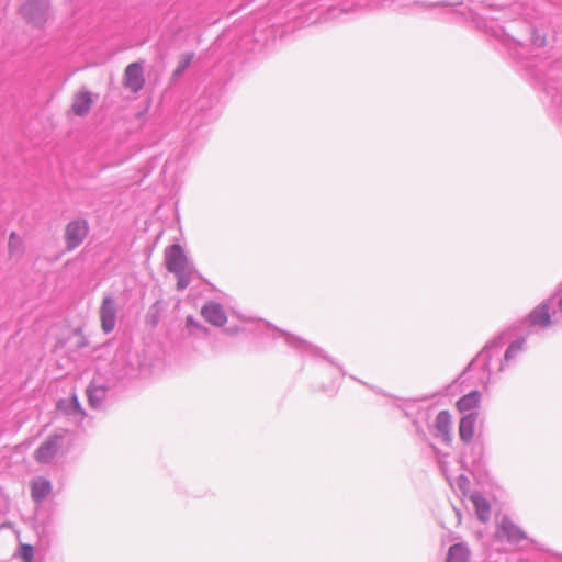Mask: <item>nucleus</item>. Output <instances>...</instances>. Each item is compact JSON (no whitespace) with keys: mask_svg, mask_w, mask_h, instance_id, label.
<instances>
[{"mask_svg":"<svg viewBox=\"0 0 562 562\" xmlns=\"http://www.w3.org/2000/svg\"><path fill=\"white\" fill-rule=\"evenodd\" d=\"M527 322L529 326L538 328L562 324V282L549 299L530 312Z\"/></svg>","mask_w":562,"mask_h":562,"instance_id":"1","label":"nucleus"},{"mask_svg":"<svg viewBox=\"0 0 562 562\" xmlns=\"http://www.w3.org/2000/svg\"><path fill=\"white\" fill-rule=\"evenodd\" d=\"M165 262L168 271L177 277V289L184 290L191 282L194 268L180 245L175 244L166 249Z\"/></svg>","mask_w":562,"mask_h":562,"instance_id":"2","label":"nucleus"},{"mask_svg":"<svg viewBox=\"0 0 562 562\" xmlns=\"http://www.w3.org/2000/svg\"><path fill=\"white\" fill-rule=\"evenodd\" d=\"M505 344V336L499 335L490 341L476 357L475 361L481 363L484 371L488 373V379H491L492 375H496L509 368L507 363L504 362L503 357V348Z\"/></svg>","mask_w":562,"mask_h":562,"instance_id":"3","label":"nucleus"},{"mask_svg":"<svg viewBox=\"0 0 562 562\" xmlns=\"http://www.w3.org/2000/svg\"><path fill=\"white\" fill-rule=\"evenodd\" d=\"M19 13L32 27L44 30L52 20L50 2L49 0H25Z\"/></svg>","mask_w":562,"mask_h":562,"instance_id":"4","label":"nucleus"},{"mask_svg":"<svg viewBox=\"0 0 562 562\" xmlns=\"http://www.w3.org/2000/svg\"><path fill=\"white\" fill-rule=\"evenodd\" d=\"M86 393L90 407L105 409L113 397V386L109 380L98 375L92 379Z\"/></svg>","mask_w":562,"mask_h":562,"instance_id":"5","label":"nucleus"},{"mask_svg":"<svg viewBox=\"0 0 562 562\" xmlns=\"http://www.w3.org/2000/svg\"><path fill=\"white\" fill-rule=\"evenodd\" d=\"M65 446V435L55 434L44 440L34 453V458L40 463H50Z\"/></svg>","mask_w":562,"mask_h":562,"instance_id":"6","label":"nucleus"},{"mask_svg":"<svg viewBox=\"0 0 562 562\" xmlns=\"http://www.w3.org/2000/svg\"><path fill=\"white\" fill-rule=\"evenodd\" d=\"M89 233L88 222L83 218H76L69 222L65 228V243L67 250L79 247Z\"/></svg>","mask_w":562,"mask_h":562,"instance_id":"7","label":"nucleus"},{"mask_svg":"<svg viewBox=\"0 0 562 562\" xmlns=\"http://www.w3.org/2000/svg\"><path fill=\"white\" fill-rule=\"evenodd\" d=\"M263 325H265V327L267 329H270L273 333H277V334H280L281 336H283L284 339H285L286 345L292 347V348H294L299 352L306 353V355H310L312 357L326 358V356L323 353V351L318 347L310 344L308 341H306V340H304V339H302V338H300L297 336H294V335H291L289 333H285V331H283L281 329H278L276 327H272L269 324L265 323Z\"/></svg>","mask_w":562,"mask_h":562,"instance_id":"8","label":"nucleus"},{"mask_svg":"<svg viewBox=\"0 0 562 562\" xmlns=\"http://www.w3.org/2000/svg\"><path fill=\"white\" fill-rule=\"evenodd\" d=\"M496 536L514 544H519L521 541L527 540V535L507 517L501 520Z\"/></svg>","mask_w":562,"mask_h":562,"instance_id":"9","label":"nucleus"},{"mask_svg":"<svg viewBox=\"0 0 562 562\" xmlns=\"http://www.w3.org/2000/svg\"><path fill=\"white\" fill-rule=\"evenodd\" d=\"M116 313L117 307L114 299L111 296H105L100 307L101 327L105 334H109L114 329L116 323Z\"/></svg>","mask_w":562,"mask_h":562,"instance_id":"10","label":"nucleus"},{"mask_svg":"<svg viewBox=\"0 0 562 562\" xmlns=\"http://www.w3.org/2000/svg\"><path fill=\"white\" fill-rule=\"evenodd\" d=\"M144 69L142 64L132 63L130 64L124 72V86L132 92L136 93L144 87Z\"/></svg>","mask_w":562,"mask_h":562,"instance_id":"11","label":"nucleus"},{"mask_svg":"<svg viewBox=\"0 0 562 562\" xmlns=\"http://www.w3.org/2000/svg\"><path fill=\"white\" fill-rule=\"evenodd\" d=\"M201 314L206 322L216 327H222L227 322L223 306L216 302L206 303L202 307Z\"/></svg>","mask_w":562,"mask_h":562,"instance_id":"12","label":"nucleus"},{"mask_svg":"<svg viewBox=\"0 0 562 562\" xmlns=\"http://www.w3.org/2000/svg\"><path fill=\"white\" fill-rule=\"evenodd\" d=\"M468 497L474 507L477 519L483 524L490 521L492 514L491 504L483 494L475 491L470 493Z\"/></svg>","mask_w":562,"mask_h":562,"instance_id":"13","label":"nucleus"},{"mask_svg":"<svg viewBox=\"0 0 562 562\" xmlns=\"http://www.w3.org/2000/svg\"><path fill=\"white\" fill-rule=\"evenodd\" d=\"M52 493V483L47 479L37 477L31 483V495L36 504L43 503Z\"/></svg>","mask_w":562,"mask_h":562,"instance_id":"14","label":"nucleus"},{"mask_svg":"<svg viewBox=\"0 0 562 562\" xmlns=\"http://www.w3.org/2000/svg\"><path fill=\"white\" fill-rule=\"evenodd\" d=\"M477 413L471 412L461 418L459 425V436L462 441L470 442L474 437Z\"/></svg>","mask_w":562,"mask_h":562,"instance_id":"15","label":"nucleus"},{"mask_svg":"<svg viewBox=\"0 0 562 562\" xmlns=\"http://www.w3.org/2000/svg\"><path fill=\"white\" fill-rule=\"evenodd\" d=\"M435 429L437 436L442 437L447 442L451 440V415L448 411L438 413L435 419Z\"/></svg>","mask_w":562,"mask_h":562,"instance_id":"16","label":"nucleus"},{"mask_svg":"<svg viewBox=\"0 0 562 562\" xmlns=\"http://www.w3.org/2000/svg\"><path fill=\"white\" fill-rule=\"evenodd\" d=\"M470 558L471 551L468 544L459 542L449 548L446 562H469Z\"/></svg>","mask_w":562,"mask_h":562,"instance_id":"17","label":"nucleus"},{"mask_svg":"<svg viewBox=\"0 0 562 562\" xmlns=\"http://www.w3.org/2000/svg\"><path fill=\"white\" fill-rule=\"evenodd\" d=\"M92 97L89 91H79L72 102V111L76 115L85 116L92 105Z\"/></svg>","mask_w":562,"mask_h":562,"instance_id":"18","label":"nucleus"},{"mask_svg":"<svg viewBox=\"0 0 562 562\" xmlns=\"http://www.w3.org/2000/svg\"><path fill=\"white\" fill-rule=\"evenodd\" d=\"M526 339L520 338L513 341L503 353L504 362L510 368L518 357L525 351Z\"/></svg>","mask_w":562,"mask_h":562,"instance_id":"19","label":"nucleus"},{"mask_svg":"<svg viewBox=\"0 0 562 562\" xmlns=\"http://www.w3.org/2000/svg\"><path fill=\"white\" fill-rule=\"evenodd\" d=\"M481 394L477 391H472L469 394L462 396L457 402V407L461 413L470 412L479 406Z\"/></svg>","mask_w":562,"mask_h":562,"instance_id":"20","label":"nucleus"},{"mask_svg":"<svg viewBox=\"0 0 562 562\" xmlns=\"http://www.w3.org/2000/svg\"><path fill=\"white\" fill-rule=\"evenodd\" d=\"M58 407L60 409H65L68 414H76L79 416V419L82 420L85 416V411L81 408V405L76 395H72L71 398L66 402H59Z\"/></svg>","mask_w":562,"mask_h":562,"instance_id":"21","label":"nucleus"},{"mask_svg":"<svg viewBox=\"0 0 562 562\" xmlns=\"http://www.w3.org/2000/svg\"><path fill=\"white\" fill-rule=\"evenodd\" d=\"M8 246H9V252L11 256H15V257L21 256V254L23 251V243H22L21 237L16 233L12 232L10 234Z\"/></svg>","mask_w":562,"mask_h":562,"instance_id":"22","label":"nucleus"},{"mask_svg":"<svg viewBox=\"0 0 562 562\" xmlns=\"http://www.w3.org/2000/svg\"><path fill=\"white\" fill-rule=\"evenodd\" d=\"M186 328L188 329L190 335H195L198 333L205 334L207 329L202 326L194 317L188 316L186 319Z\"/></svg>","mask_w":562,"mask_h":562,"instance_id":"23","label":"nucleus"},{"mask_svg":"<svg viewBox=\"0 0 562 562\" xmlns=\"http://www.w3.org/2000/svg\"><path fill=\"white\" fill-rule=\"evenodd\" d=\"M192 58H193V54L182 55L173 75L177 77L180 76L190 66Z\"/></svg>","mask_w":562,"mask_h":562,"instance_id":"24","label":"nucleus"},{"mask_svg":"<svg viewBox=\"0 0 562 562\" xmlns=\"http://www.w3.org/2000/svg\"><path fill=\"white\" fill-rule=\"evenodd\" d=\"M397 407L402 409L407 417H409L411 413L417 407V404L414 401H405L398 404Z\"/></svg>","mask_w":562,"mask_h":562,"instance_id":"25","label":"nucleus"},{"mask_svg":"<svg viewBox=\"0 0 562 562\" xmlns=\"http://www.w3.org/2000/svg\"><path fill=\"white\" fill-rule=\"evenodd\" d=\"M470 484L469 479L461 474L457 477V485L464 496H468V486Z\"/></svg>","mask_w":562,"mask_h":562,"instance_id":"26","label":"nucleus"},{"mask_svg":"<svg viewBox=\"0 0 562 562\" xmlns=\"http://www.w3.org/2000/svg\"><path fill=\"white\" fill-rule=\"evenodd\" d=\"M22 560L24 562H32L33 560V548L29 544L23 546L22 548Z\"/></svg>","mask_w":562,"mask_h":562,"instance_id":"27","label":"nucleus"},{"mask_svg":"<svg viewBox=\"0 0 562 562\" xmlns=\"http://www.w3.org/2000/svg\"><path fill=\"white\" fill-rule=\"evenodd\" d=\"M532 44L538 46V47H541L546 44V38L543 36H540V35H533L532 36Z\"/></svg>","mask_w":562,"mask_h":562,"instance_id":"28","label":"nucleus"},{"mask_svg":"<svg viewBox=\"0 0 562 562\" xmlns=\"http://www.w3.org/2000/svg\"><path fill=\"white\" fill-rule=\"evenodd\" d=\"M396 0H373V5L375 7H384L386 5V2H390L393 4Z\"/></svg>","mask_w":562,"mask_h":562,"instance_id":"29","label":"nucleus"},{"mask_svg":"<svg viewBox=\"0 0 562 562\" xmlns=\"http://www.w3.org/2000/svg\"><path fill=\"white\" fill-rule=\"evenodd\" d=\"M413 424L416 427V432L419 436L425 437V432H424L423 428L418 425V423L414 420Z\"/></svg>","mask_w":562,"mask_h":562,"instance_id":"30","label":"nucleus"},{"mask_svg":"<svg viewBox=\"0 0 562 562\" xmlns=\"http://www.w3.org/2000/svg\"><path fill=\"white\" fill-rule=\"evenodd\" d=\"M454 512H456V515L458 517V522L460 524L461 522V513L459 509L454 508Z\"/></svg>","mask_w":562,"mask_h":562,"instance_id":"31","label":"nucleus"},{"mask_svg":"<svg viewBox=\"0 0 562 562\" xmlns=\"http://www.w3.org/2000/svg\"><path fill=\"white\" fill-rule=\"evenodd\" d=\"M338 371H339L340 375H344V374H345V372L342 371V369H341V368H338Z\"/></svg>","mask_w":562,"mask_h":562,"instance_id":"32","label":"nucleus"}]
</instances>
